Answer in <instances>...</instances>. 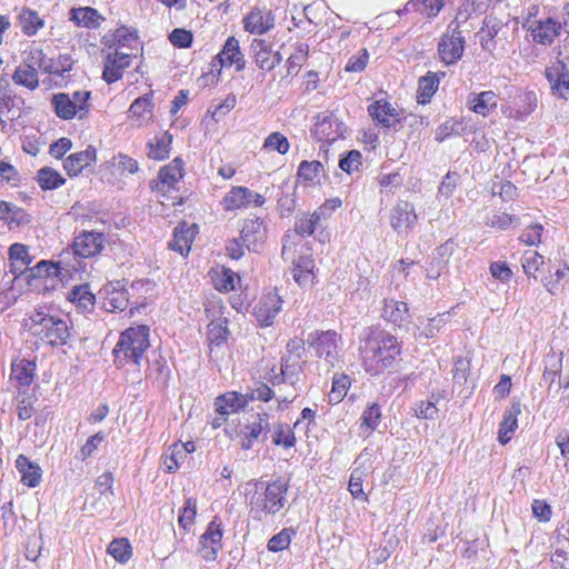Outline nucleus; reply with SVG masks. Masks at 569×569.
Wrapping results in <instances>:
<instances>
[{"instance_id": "1", "label": "nucleus", "mask_w": 569, "mask_h": 569, "mask_svg": "<svg viewBox=\"0 0 569 569\" xmlns=\"http://www.w3.org/2000/svg\"><path fill=\"white\" fill-rule=\"evenodd\" d=\"M359 352L365 369L378 376L392 369L401 360V345L397 337L378 327H367L359 338Z\"/></svg>"}, {"instance_id": "2", "label": "nucleus", "mask_w": 569, "mask_h": 569, "mask_svg": "<svg viewBox=\"0 0 569 569\" xmlns=\"http://www.w3.org/2000/svg\"><path fill=\"white\" fill-rule=\"evenodd\" d=\"M26 327L51 347L66 346L72 336L67 320L42 310L33 311L26 321Z\"/></svg>"}, {"instance_id": "3", "label": "nucleus", "mask_w": 569, "mask_h": 569, "mask_svg": "<svg viewBox=\"0 0 569 569\" xmlns=\"http://www.w3.org/2000/svg\"><path fill=\"white\" fill-rule=\"evenodd\" d=\"M149 346V327L138 326L128 328L120 335L113 349L114 361L118 366H123L128 360L139 365Z\"/></svg>"}, {"instance_id": "4", "label": "nucleus", "mask_w": 569, "mask_h": 569, "mask_svg": "<svg viewBox=\"0 0 569 569\" xmlns=\"http://www.w3.org/2000/svg\"><path fill=\"white\" fill-rule=\"evenodd\" d=\"M288 488L287 481L277 479L266 486L262 495L253 496L250 505L268 515H276L284 507Z\"/></svg>"}, {"instance_id": "5", "label": "nucleus", "mask_w": 569, "mask_h": 569, "mask_svg": "<svg viewBox=\"0 0 569 569\" xmlns=\"http://www.w3.org/2000/svg\"><path fill=\"white\" fill-rule=\"evenodd\" d=\"M566 26L567 22L557 16L542 14L527 32L535 43L549 47L561 36Z\"/></svg>"}, {"instance_id": "6", "label": "nucleus", "mask_w": 569, "mask_h": 569, "mask_svg": "<svg viewBox=\"0 0 569 569\" xmlns=\"http://www.w3.org/2000/svg\"><path fill=\"white\" fill-rule=\"evenodd\" d=\"M24 100L11 88L8 80L0 79V123L2 130L8 122L18 120L22 114Z\"/></svg>"}, {"instance_id": "7", "label": "nucleus", "mask_w": 569, "mask_h": 569, "mask_svg": "<svg viewBox=\"0 0 569 569\" xmlns=\"http://www.w3.org/2000/svg\"><path fill=\"white\" fill-rule=\"evenodd\" d=\"M307 341L316 350V355L323 358L328 366L336 365L338 361V335L336 331L312 332L308 336Z\"/></svg>"}, {"instance_id": "8", "label": "nucleus", "mask_w": 569, "mask_h": 569, "mask_svg": "<svg viewBox=\"0 0 569 569\" xmlns=\"http://www.w3.org/2000/svg\"><path fill=\"white\" fill-rule=\"evenodd\" d=\"M466 40L459 26L445 32L438 43V53L446 64H453L461 59Z\"/></svg>"}, {"instance_id": "9", "label": "nucleus", "mask_w": 569, "mask_h": 569, "mask_svg": "<svg viewBox=\"0 0 569 569\" xmlns=\"http://www.w3.org/2000/svg\"><path fill=\"white\" fill-rule=\"evenodd\" d=\"M24 58L22 64L29 67L31 66L33 69L42 70L44 73L49 74H59L62 76L66 71H69L72 66V60L70 57H64L63 60L66 64H62L61 68L56 66L53 59L47 58L43 53L42 49L39 46H31L24 52Z\"/></svg>"}, {"instance_id": "10", "label": "nucleus", "mask_w": 569, "mask_h": 569, "mask_svg": "<svg viewBox=\"0 0 569 569\" xmlns=\"http://www.w3.org/2000/svg\"><path fill=\"white\" fill-rule=\"evenodd\" d=\"M210 66L212 68H222L234 66L236 71L240 72L246 68V59L236 37H229L221 51L213 58Z\"/></svg>"}, {"instance_id": "11", "label": "nucleus", "mask_w": 569, "mask_h": 569, "mask_svg": "<svg viewBox=\"0 0 569 569\" xmlns=\"http://www.w3.org/2000/svg\"><path fill=\"white\" fill-rule=\"evenodd\" d=\"M222 529L221 523L212 520L206 531L200 536L199 539V553L206 561H214L218 556V551L222 548Z\"/></svg>"}, {"instance_id": "12", "label": "nucleus", "mask_w": 569, "mask_h": 569, "mask_svg": "<svg viewBox=\"0 0 569 569\" xmlns=\"http://www.w3.org/2000/svg\"><path fill=\"white\" fill-rule=\"evenodd\" d=\"M104 234L97 231H81L72 242L76 256L90 258L101 252L104 247Z\"/></svg>"}, {"instance_id": "13", "label": "nucleus", "mask_w": 569, "mask_h": 569, "mask_svg": "<svg viewBox=\"0 0 569 569\" xmlns=\"http://www.w3.org/2000/svg\"><path fill=\"white\" fill-rule=\"evenodd\" d=\"M340 128L341 123L332 113L323 112L316 117L311 133L319 141L333 142L342 134Z\"/></svg>"}, {"instance_id": "14", "label": "nucleus", "mask_w": 569, "mask_h": 569, "mask_svg": "<svg viewBox=\"0 0 569 569\" xmlns=\"http://www.w3.org/2000/svg\"><path fill=\"white\" fill-rule=\"evenodd\" d=\"M264 203V197L256 193L246 187H233L223 198V204L227 210H234L253 204L261 207Z\"/></svg>"}, {"instance_id": "15", "label": "nucleus", "mask_w": 569, "mask_h": 569, "mask_svg": "<svg viewBox=\"0 0 569 569\" xmlns=\"http://www.w3.org/2000/svg\"><path fill=\"white\" fill-rule=\"evenodd\" d=\"M417 219L415 207L408 201L399 200L390 210V224L399 233L412 229Z\"/></svg>"}, {"instance_id": "16", "label": "nucleus", "mask_w": 569, "mask_h": 569, "mask_svg": "<svg viewBox=\"0 0 569 569\" xmlns=\"http://www.w3.org/2000/svg\"><path fill=\"white\" fill-rule=\"evenodd\" d=\"M303 365L305 361L302 360L281 359L280 370L284 375V378H287L289 386L292 388V391L284 396H279L278 401L280 403H290L296 399L298 395L297 392L299 390L298 385L303 373Z\"/></svg>"}, {"instance_id": "17", "label": "nucleus", "mask_w": 569, "mask_h": 569, "mask_svg": "<svg viewBox=\"0 0 569 569\" xmlns=\"http://www.w3.org/2000/svg\"><path fill=\"white\" fill-rule=\"evenodd\" d=\"M369 116L383 128H392L401 122L397 110L385 99L376 100L368 106Z\"/></svg>"}, {"instance_id": "18", "label": "nucleus", "mask_w": 569, "mask_h": 569, "mask_svg": "<svg viewBox=\"0 0 569 569\" xmlns=\"http://www.w3.org/2000/svg\"><path fill=\"white\" fill-rule=\"evenodd\" d=\"M131 61L130 54L114 51L110 52L104 58V67L102 79L107 83H113L122 78L123 71L129 67Z\"/></svg>"}, {"instance_id": "19", "label": "nucleus", "mask_w": 569, "mask_h": 569, "mask_svg": "<svg viewBox=\"0 0 569 569\" xmlns=\"http://www.w3.org/2000/svg\"><path fill=\"white\" fill-rule=\"evenodd\" d=\"M117 286L111 284L104 288L106 298L103 300V308L108 312L123 311L130 301V290L134 289L136 282H132L129 288L120 287V282Z\"/></svg>"}, {"instance_id": "20", "label": "nucleus", "mask_w": 569, "mask_h": 569, "mask_svg": "<svg viewBox=\"0 0 569 569\" xmlns=\"http://www.w3.org/2000/svg\"><path fill=\"white\" fill-rule=\"evenodd\" d=\"M546 78L553 93L562 99H569V71L563 62L557 61L551 67L547 68Z\"/></svg>"}, {"instance_id": "21", "label": "nucleus", "mask_w": 569, "mask_h": 569, "mask_svg": "<svg viewBox=\"0 0 569 569\" xmlns=\"http://www.w3.org/2000/svg\"><path fill=\"white\" fill-rule=\"evenodd\" d=\"M503 24L500 19L492 16H487L480 30L476 33V38L483 51L492 53L497 47L496 37L502 29Z\"/></svg>"}, {"instance_id": "22", "label": "nucleus", "mask_w": 569, "mask_h": 569, "mask_svg": "<svg viewBox=\"0 0 569 569\" xmlns=\"http://www.w3.org/2000/svg\"><path fill=\"white\" fill-rule=\"evenodd\" d=\"M246 31L263 34L274 26V17L270 10L252 9L243 20Z\"/></svg>"}, {"instance_id": "23", "label": "nucleus", "mask_w": 569, "mask_h": 569, "mask_svg": "<svg viewBox=\"0 0 569 569\" xmlns=\"http://www.w3.org/2000/svg\"><path fill=\"white\" fill-rule=\"evenodd\" d=\"M282 302L283 301L276 289L263 296L257 310V318L262 326L268 327L272 325L274 318L282 308Z\"/></svg>"}, {"instance_id": "24", "label": "nucleus", "mask_w": 569, "mask_h": 569, "mask_svg": "<svg viewBox=\"0 0 569 569\" xmlns=\"http://www.w3.org/2000/svg\"><path fill=\"white\" fill-rule=\"evenodd\" d=\"M197 232V224L189 226L187 222L180 223L173 231V237L169 242V248L182 256H187L191 249V244Z\"/></svg>"}, {"instance_id": "25", "label": "nucleus", "mask_w": 569, "mask_h": 569, "mask_svg": "<svg viewBox=\"0 0 569 569\" xmlns=\"http://www.w3.org/2000/svg\"><path fill=\"white\" fill-rule=\"evenodd\" d=\"M97 159V150L88 146L86 150L70 154L63 161V169L69 177H76L82 170L93 163Z\"/></svg>"}, {"instance_id": "26", "label": "nucleus", "mask_w": 569, "mask_h": 569, "mask_svg": "<svg viewBox=\"0 0 569 569\" xmlns=\"http://www.w3.org/2000/svg\"><path fill=\"white\" fill-rule=\"evenodd\" d=\"M244 438L241 442V448L249 450L253 446V441L258 440L264 431L262 441L267 439V431L269 430V416L267 413H257L250 423L244 427Z\"/></svg>"}, {"instance_id": "27", "label": "nucleus", "mask_w": 569, "mask_h": 569, "mask_svg": "<svg viewBox=\"0 0 569 569\" xmlns=\"http://www.w3.org/2000/svg\"><path fill=\"white\" fill-rule=\"evenodd\" d=\"M183 162L180 158L173 159L169 164L159 171V182L157 189L161 192H168L182 178Z\"/></svg>"}, {"instance_id": "28", "label": "nucleus", "mask_w": 569, "mask_h": 569, "mask_svg": "<svg viewBox=\"0 0 569 569\" xmlns=\"http://www.w3.org/2000/svg\"><path fill=\"white\" fill-rule=\"evenodd\" d=\"M467 104L475 113L486 117L491 110L497 108L498 96L491 90L480 93H470Z\"/></svg>"}, {"instance_id": "29", "label": "nucleus", "mask_w": 569, "mask_h": 569, "mask_svg": "<svg viewBox=\"0 0 569 569\" xmlns=\"http://www.w3.org/2000/svg\"><path fill=\"white\" fill-rule=\"evenodd\" d=\"M69 20L78 27L96 29L104 20L97 9L91 7L72 8L69 12Z\"/></svg>"}, {"instance_id": "30", "label": "nucleus", "mask_w": 569, "mask_h": 569, "mask_svg": "<svg viewBox=\"0 0 569 569\" xmlns=\"http://www.w3.org/2000/svg\"><path fill=\"white\" fill-rule=\"evenodd\" d=\"M240 236L249 251H257L263 238L262 221L258 218L246 220Z\"/></svg>"}, {"instance_id": "31", "label": "nucleus", "mask_w": 569, "mask_h": 569, "mask_svg": "<svg viewBox=\"0 0 569 569\" xmlns=\"http://www.w3.org/2000/svg\"><path fill=\"white\" fill-rule=\"evenodd\" d=\"M248 405V399L244 395L227 392L216 398L214 406L217 413L230 415L239 411Z\"/></svg>"}, {"instance_id": "32", "label": "nucleus", "mask_w": 569, "mask_h": 569, "mask_svg": "<svg viewBox=\"0 0 569 569\" xmlns=\"http://www.w3.org/2000/svg\"><path fill=\"white\" fill-rule=\"evenodd\" d=\"M521 412V405L519 401L512 402L510 409H508L503 419L499 426L498 439L502 445H506L510 439L511 435L518 427L517 416Z\"/></svg>"}, {"instance_id": "33", "label": "nucleus", "mask_w": 569, "mask_h": 569, "mask_svg": "<svg viewBox=\"0 0 569 569\" xmlns=\"http://www.w3.org/2000/svg\"><path fill=\"white\" fill-rule=\"evenodd\" d=\"M68 300L76 305L80 312L84 313L93 310L96 299L89 289V284L86 283L73 287L68 293Z\"/></svg>"}, {"instance_id": "34", "label": "nucleus", "mask_w": 569, "mask_h": 569, "mask_svg": "<svg viewBox=\"0 0 569 569\" xmlns=\"http://www.w3.org/2000/svg\"><path fill=\"white\" fill-rule=\"evenodd\" d=\"M16 468L21 473V481L30 487L34 488L40 483L41 470L40 468L30 461L26 456L19 455L16 460Z\"/></svg>"}, {"instance_id": "35", "label": "nucleus", "mask_w": 569, "mask_h": 569, "mask_svg": "<svg viewBox=\"0 0 569 569\" xmlns=\"http://www.w3.org/2000/svg\"><path fill=\"white\" fill-rule=\"evenodd\" d=\"M251 56L257 67L262 71H271L272 63H270L271 57V43L264 39H253L251 42Z\"/></svg>"}, {"instance_id": "36", "label": "nucleus", "mask_w": 569, "mask_h": 569, "mask_svg": "<svg viewBox=\"0 0 569 569\" xmlns=\"http://www.w3.org/2000/svg\"><path fill=\"white\" fill-rule=\"evenodd\" d=\"M18 24L26 36H34L44 26L38 11L23 7L18 14Z\"/></svg>"}, {"instance_id": "37", "label": "nucleus", "mask_w": 569, "mask_h": 569, "mask_svg": "<svg viewBox=\"0 0 569 569\" xmlns=\"http://www.w3.org/2000/svg\"><path fill=\"white\" fill-rule=\"evenodd\" d=\"M383 302V319L393 323L395 326L400 327L403 323V321L408 318L409 310L407 303L395 299H385Z\"/></svg>"}, {"instance_id": "38", "label": "nucleus", "mask_w": 569, "mask_h": 569, "mask_svg": "<svg viewBox=\"0 0 569 569\" xmlns=\"http://www.w3.org/2000/svg\"><path fill=\"white\" fill-rule=\"evenodd\" d=\"M381 408L378 403L372 402L363 410L361 415L360 436L363 438L369 437L381 422Z\"/></svg>"}, {"instance_id": "39", "label": "nucleus", "mask_w": 569, "mask_h": 569, "mask_svg": "<svg viewBox=\"0 0 569 569\" xmlns=\"http://www.w3.org/2000/svg\"><path fill=\"white\" fill-rule=\"evenodd\" d=\"M445 76V72L435 73L428 71L426 76L421 77L418 82V101L421 103L428 102L437 92L440 79Z\"/></svg>"}, {"instance_id": "40", "label": "nucleus", "mask_w": 569, "mask_h": 569, "mask_svg": "<svg viewBox=\"0 0 569 569\" xmlns=\"http://www.w3.org/2000/svg\"><path fill=\"white\" fill-rule=\"evenodd\" d=\"M280 193L278 194V209L282 217L290 216L296 208V189L297 184L286 180L279 187Z\"/></svg>"}, {"instance_id": "41", "label": "nucleus", "mask_w": 569, "mask_h": 569, "mask_svg": "<svg viewBox=\"0 0 569 569\" xmlns=\"http://www.w3.org/2000/svg\"><path fill=\"white\" fill-rule=\"evenodd\" d=\"M36 365L33 361L21 359L11 366V379L17 380L20 386H30L34 376Z\"/></svg>"}, {"instance_id": "42", "label": "nucleus", "mask_w": 569, "mask_h": 569, "mask_svg": "<svg viewBox=\"0 0 569 569\" xmlns=\"http://www.w3.org/2000/svg\"><path fill=\"white\" fill-rule=\"evenodd\" d=\"M315 261L311 257L301 256L293 262V279L300 286H306L312 279Z\"/></svg>"}, {"instance_id": "43", "label": "nucleus", "mask_w": 569, "mask_h": 569, "mask_svg": "<svg viewBox=\"0 0 569 569\" xmlns=\"http://www.w3.org/2000/svg\"><path fill=\"white\" fill-rule=\"evenodd\" d=\"M52 106L57 116L64 120L72 119L76 114H79L74 107V101L71 100L68 93H56L52 97Z\"/></svg>"}, {"instance_id": "44", "label": "nucleus", "mask_w": 569, "mask_h": 569, "mask_svg": "<svg viewBox=\"0 0 569 569\" xmlns=\"http://www.w3.org/2000/svg\"><path fill=\"white\" fill-rule=\"evenodd\" d=\"M37 181L42 190H54L63 186L66 179L53 168L43 167L37 172Z\"/></svg>"}, {"instance_id": "45", "label": "nucleus", "mask_w": 569, "mask_h": 569, "mask_svg": "<svg viewBox=\"0 0 569 569\" xmlns=\"http://www.w3.org/2000/svg\"><path fill=\"white\" fill-rule=\"evenodd\" d=\"M12 80L16 84L26 87L29 90H34L39 87L38 72L31 66L20 64L17 67L12 74Z\"/></svg>"}, {"instance_id": "46", "label": "nucleus", "mask_w": 569, "mask_h": 569, "mask_svg": "<svg viewBox=\"0 0 569 569\" xmlns=\"http://www.w3.org/2000/svg\"><path fill=\"white\" fill-rule=\"evenodd\" d=\"M172 137L166 132L160 137H156L154 141L148 142V157L153 160H164L170 153V143Z\"/></svg>"}, {"instance_id": "47", "label": "nucleus", "mask_w": 569, "mask_h": 569, "mask_svg": "<svg viewBox=\"0 0 569 569\" xmlns=\"http://www.w3.org/2000/svg\"><path fill=\"white\" fill-rule=\"evenodd\" d=\"M322 172L323 164L317 160H303L298 167V177L309 183H319Z\"/></svg>"}, {"instance_id": "48", "label": "nucleus", "mask_w": 569, "mask_h": 569, "mask_svg": "<svg viewBox=\"0 0 569 569\" xmlns=\"http://www.w3.org/2000/svg\"><path fill=\"white\" fill-rule=\"evenodd\" d=\"M9 259L13 267H16V264H19L20 272L27 270L28 266L32 262V258L29 254L28 247L22 243H13L9 248Z\"/></svg>"}, {"instance_id": "49", "label": "nucleus", "mask_w": 569, "mask_h": 569, "mask_svg": "<svg viewBox=\"0 0 569 569\" xmlns=\"http://www.w3.org/2000/svg\"><path fill=\"white\" fill-rule=\"evenodd\" d=\"M465 132V126L461 121L450 119L441 123L435 134L438 142H442L451 136H461Z\"/></svg>"}, {"instance_id": "50", "label": "nucleus", "mask_w": 569, "mask_h": 569, "mask_svg": "<svg viewBox=\"0 0 569 569\" xmlns=\"http://www.w3.org/2000/svg\"><path fill=\"white\" fill-rule=\"evenodd\" d=\"M229 330L226 320L212 321L208 326V340L210 345L220 346L227 341Z\"/></svg>"}, {"instance_id": "51", "label": "nucleus", "mask_w": 569, "mask_h": 569, "mask_svg": "<svg viewBox=\"0 0 569 569\" xmlns=\"http://www.w3.org/2000/svg\"><path fill=\"white\" fill-rule=\"evenodd\" d=\"M108 552L120 563H126L131 557V546L127 539H114L110 542Z\"/></svg>"}, {"instance_id": "52", "label": "nucleus", "mask_w": 569, "mask_h": 569, "mask_svg": "<svg viewBox=\"0 0 569 569\" xmlns=\"http://www.w3.org/2000/svg\"><path fill=\"white\" fill-rule=\"evenodd\" d=\"M240 281L238 273L231 269L223 268L222 271L217 274L214 279V286L219 291H231L236 289V283Z\"/></svg>"}, {"instance_id": "53", "label": "nucleus", "mask_w": 569, "mask_h": 569, "mask_svg": "<svg viewBox=\"0 0 569 569\" xmlns=\"http://www.w3.org/2000/svg\"><path fill=\"white\" fill-rule=\"evenodd\" d=\"M309 47L306 43H300L296 51L290 54L287 60L288 74H297L307 60Z\"/></svg>"}, {"instance_id": "54", "label": "nucleus", "mask_w": 569, "mask_h": 569, "mask_svg": "<svg viewBox=\"0 0 569 569\" xmlns=\"http://www.w3.org/2000/svg\"><path fill=\"white\" fill-rule=\"evenodd\" d=\"M319 221H320V214L317 211H315L310 216H303V217L297 219L296 224H295V230L297 233H299L302 237L311 236L315 232L316 227L319 223Z\"/></svg>"}, {"instance_id": "55", "label": "nucleus", "mask_w": 569, "mask_h": 569, "mask_svg": "<svg viewBox=\"0 0 569 569\" xmlns=\"http://www.w3.org/2000/svg\"><path fill=\"white\" fill-rule=\"evenodd\" d=\"M289 147L288 139L280 132L270 133L263 142L264 149L276 150L281 154H286L289 151Z\"/></svg>"}, {"instance_id": "56", "label": "nucleus", "mask_w": 569, "mask_h": 569, "mask_svg": "<svg viewBox=\"0 0 569 569\" xmlns=\"http://www.w3.org/2000/svg\"><path fill=\"white\" fill-rule=\"evenodd\" d=\"M272 442L277 446L291 448L296 443V437L289 426L278 425L273 433Z\"/></svg>"}, {"instance_id": "57", "label": "nucleus", "mask_w": 569, "mask_h": 569, "mask_svg": "<svg viewBox=\"0 0 569 569\" xmlns=\"http://www.w3.org/2000/svg\"><path fill=\"white\" fill-rule=\"evenodd\" d=\"M152 107V93L150 92L137 98L131 103L129 112L132 117L141 118L146 112H151Z\"/></svg>"}, {"instance_id": "58", "label": "nucleus", "mask_w": 569, "mask_h": 569, "mask_svg": "<svg viewBox=\"0 0 569 569\" xmlns=\"http://www.w3.org/2000/svg\"><path fill=\"white\" fill-rule=\"evenodd\" d=\"M408 4L428 17H436L443 7V0H411Z\"/></svg>"}, {"instance_id": "59", "label": "nucleus", "mask_w": 569, "mask_h": 569, "mask_svg": "<svg viewBox=\"0 0 569 569\" xmlns=\"http://www.w3.org/2000/svg\"><path fill=\"white\" fill-rule=\"evenodd\" d=\"M169 40L176 48L187 49L191 47L193 36L189 30L176 28L170 32Z\"/></svg>"}, {"instance_id": "60", "label": "nucleus", "mask_w": 569, "mask_h": 569, "mask_svg": "<svg viewBox=\"0 0 569 569\" xmlns=\"http://www.w3.org/2000/svg\"><path fill=\"white\" fill-rule=\"evenodd\" d=\"M350 386V379L347 376L335 378L332 381V388L329 393L330 402H340L347 393Z\"/></svg>"}, {"instance_id": "61", "label": "nucleus", "mask_w": 569, "mask_h": 569, "mask_svg": "<svg viewBox=\"0 0 569 569\" xmlns=\"http://www.w3.org/2000/svg\"><path fill=\"white\" fill-rule=\"evenodd\" d=\"M567 277H569V267L565 263L563 267L557 269L553 274L546 277L543 284L551 295H555L559 290L560 281Z\"/></svg>"}, {"instance_id": "62", "label": "nucleus", "mask_w": 569, "mask_h": 569, "mask_svg": "<svg viewBox=\"0 0 569 569\" xmlns=\"http://www.w3.org/2000/svg\"><path fill=\"white\" fill-rule=\"evenodd\" d=\"M362 156L358 150H350L339 160V168L347 173L357 171L361 166Z\"/></svg>"}, {"instance_id": "63", "label": "nucleus", "mask_w": 569, "mask_h": 569, "mask_svg": "<svg viewBox=\"0 0 569 569\" xmlns=\"http://www.w3.org/2000/svg\"><path fill=\"white\" fill-rule=\"evenodd\" d=\"M287 353L281 359L288 360H302V356L306 351L305 340L298 337L290 339L286 346Z\"/></svg>"}, {"instance_id": "64", "label": "nucleus", "mask_w": 569, "mask_h": 569, "mask_svg": "<svg viewBox=\"0 0 569 569\" xmlns=\"http://www.w3.org/2000/svg\"><path fill=\"white\" fill-rule=\"evenodd\" d=\"M543 264V257L536 251H528L522 259V268L526 274L533 276Z\"/></svg>"}]
</instances>
